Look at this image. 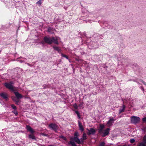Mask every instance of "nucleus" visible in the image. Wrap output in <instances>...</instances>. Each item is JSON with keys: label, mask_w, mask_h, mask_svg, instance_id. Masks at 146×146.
I'll use <instances>...</instances> for the list:
<instances>
[{"label": "nucleus", "mask_w": 146, "mask_h": 146, "mask_svg": "<svg viewBox=\"0 0 146 146\" xmlns=\"http://www.w3.org/2000/svg\"><path fill=\"white\" fill-rule=\"evenodd\" d=\"M43 40L45 43L49 44H51L52 42L56 44H58L57 39L53 37L51 38L49 37L45 36L44 37Z\"/></svg>", "instance_id": "f257e3e1"}, {"label": "nucleus", "mask_w": 146, "mask_h": 146, "mask_svg": "<svg viewBox=\"0 0 146 146\" xmlns=\"http://www.w3.org/2000/svg\"><path fill=\"white\" fill-rule=\"evenodd\" d=\"M74 137H71L70 138V141L68 143L69 144H71V145L72 146H77L76 144L75 143L74 141L75 142V140L74 139V138L76 137L78 138V132H75L74 134Z\"/></svg>", "instance_id": "f03ea898"}, {"label": "nucleus", "mask_w": 146, "mask_h": 146, "mask_svg": "<svg viewBox=\"0 0 146 146\" xmlns=\"http://www.w3.org/2000/svg\"><path fill=\"white\" fill-rule=\"evenodd\" d=\"M48 127L50 129L55 131L56 133L58 132V126L55 123H51L48 125Z\"/></svg>", "instance_id": "7ed1b4c3"}, {"label": "nucleus", "mask_w": 146, "mask_h": 146, "mask_svg": "<svg viewBox=\"0 0 146 146\" xmlns=\"http://www.w3.org/2000/svg\"><path fill=\"white\" fill-rule=\"evenodd\" d=\"M140 120V118L137 116H132L131 117V122L133 124L138 123Z\"/></svg>", "instance_id": "20e7f679"}, {"label": "nucleus", "mask_w": 146, "mask_h": 146, "mask_svg": "<svg viewBox=\"0 0 146 146\" xmlns=\"http://www.w3.org/2000/svg\"><path fill=\"white\" fill-rule=\"evenodd\" d=\"M86 129L88 131L87 132L88 135H94L96 132V131L93 128H90V129L87 128Z\"/></svg>", "instance_id": "39448f33"}, {"label": "nucleus", "mask_w": 146, "mask_h": 146, "mask_svg": "<svg viewBox=\"0 0 146 146\" xmlns=\"http://www.w3.org/2000/svg\"><path fill=\"white\" fill-rule=\"evenodd\" d=\"M0 96H1L2 98L5 99V100H7L8 99V94L5 92H1L0 93Z\"/></svg>", "instance_id": "423d86ee"}, {"label": "nucleus", "mask_w": 146, "mask_h": 146, "mask_svg": "<svg viewBox=\"0 0 146 146\" xmlns=\"http://www.w3.org/2000/svg\"><path fill=\"white\" fill-rule=\"evenodd\" d=\"M110 130V129L109 128H108L106 129L104 131V132L103 133L102 136L104 137L108 135Z\"/></svg>", "instance_id": "0eeeda50"}, {"label": "nucleus", "mask_w": 146, "mask_h": 146, "mask_svg": "<svg viewBox=\"0 0 146 146\" xmlns=\"http://www.w3.org/2000/svg\"><path fill=\"white\" fill-rule=\"evenodd\" d=\"M26 129L27 131L30 132L32 134L34 133L35 132L32 128L29 125H26Z\"/></svg>", "instance_id": "6e6552de"}, {"label": "nucleus", "mask_w": 146, "mask_h": 146, "mask_svg": "<svg viewBox=\"0 0 146 146\" xmlns=\"http://www.w3.org/2000/svg\"><path fill=\"white\" fill-rule=\"evenodd\" d=\"M17 91V87H15L14 86H10V91L13 92L15 94V92H16Z\"/></svg>", "instance_id": "1a4fd4ad"}, {"label": "nucleus", "mask_w": 146, "mask_h": 146, "mask_svg": "<svg viewBox=\"0 0 146 146\" xmlns=\"http://www.w3.org/2000/svg\"><path fill=\"white\" fill-rule=\"evenodd\" d=\"M75 142L78 144L83 143L84 142V140H80L78 138L76 137L74 138Z\"/></svg>", "instance_id": "9d476101"}, {"label": "nucleus", "mask_w": 146, "mask_h": 146, "mask_svg": "<svg viewBox=\"0 0 146 146\" xmlns=\"http://www.w3.org/2000/svg\"><path fill=\"white\" fill-rule=\"evenodd\" d=\"M15 94L17 99H20L23 98L22 96L18 92H15Z\"/></svg>", "instance_id": "9b49d317"}, {"label": "nucleus", "mask_w": 146, "mask_h": 146, "mask_svg": "<svg viewBox=\"0 0 146 146\" xmlns=\"http://www.w3.org/2000/svg\"><path fill=\"white\" fill-rule=\"evenodd\" d=\"M114 120L113 118H112L110 119V120L107 122V124L108 125V126H110L112 125V123Z\"/></svg>", "instance_id": "f8f14e48"}, {"label": "nucleus", "mask_w": 146, "mask_h": 146, "mask_svg": "<svg viewBox=\"0 0 146 146\" xmlns=\"http://www.w3.org/2000/svg\"><path fill=\"white\" fill-rule=\"evenodd\" d=\"M78 126L79 128V129L82 131H84V128L83 127L82 125V124L80 122V121H78Z\"/></svg>", "instance_id": "ddd939ff"}, {"label": "nucleus", "mask_w": 146, "mask_h": 146, "mask_svg": "<svg viewBox=\"0 0 146 146\" xmlns=\"http://www.w3.org/2000/svg\"><path fill=\"white\" fill-rule=\"evenodd\" d=\"M125 108V106L124 105L122 106V108L121 109L119 110V114L121 113L122 112H123L124 111Z\"/></svg>", "instance_id": "4468645a"}, {"label": "nucleus", "mask_w": 146, "mask_h": 146, "mask_svg": "<svg viewBox=\"0 0 146 146\" xmlns=\"http://www.w3.org/2000/svg\"><path fill=\"white\" fill-rule=\"evenodd\" d=\"M29 138V139H32L36 140V138L35 136L32 134H29L28 135Z\"/></svg>", "instance_id": "2eb2a0df"}, {"label": "nucleus", "mask_w": 146, "mask_h": 146, "mask_svg": "<svg viewBox=\"0 0 146 146\" xmlns=\"http://www.w3.org/2000/svg\"><path fill=\"white\" fill-rule=\"evenodd\" d=\"M142 143L146 144V133L143 137L142 142Z\"/></svg>", "instance_id": "dca6fc26"}, {"label": "nucleus", "mask_w": 146, "mask_h": 146, "mask_svg": "<svg viewBox=\"0 0 146 146\" xmlns=\"http://www.w3.org/2000/svg\"><path fill=\"white\" fill-rule=\"evenodd\" d=\"M97 44L96 42H91L90 43V45H92V46L93 47H95V46Z\"/></svg>", "instance_id": "f3484780"}, {"label": "nucleus", "mask_w": 146, "mask_h": 146, "mask_svg": "<svg viewBox=\"0 0 146 146\" xmlns=\"http://www.w3.org/2000/svg\"><path fill=\"white\" fill-rule=\"evenodd\" d=\"M53 48L55 50L57 51L58 52H60L61 50L60 49H59L58 47L57 46H53Z\"/></svg>", "instance_id": "a211bd4d"}, {"label": "nucleus", "mask_w": 146, "mask_h": 146, "mask_svg": "<svg viewBox=\"0 0 146 146\" xmlns=\"http://www.w3.org/2000/svg\"><path fill=\"white\" fill-rule=\"evenodd\" d=\"M75 113L77 114V116L79 119H80L81 116L80 115V113L78 111H75Z\"/></svg>", "instance_id": "6ab92c4d"}, {"label": "nucleus", "mask_w": 146, "mask_h": 146, "mask_svg": "<svg viewBox=\"0 0 146 146\" xmlns=\"http://www.w3.org/2000/svg\"><path fill=\"white\" fill-rule=\"evenodd\" d=\"M12 112L15 114V115H17L18 114V112L17 111V109L13 110L12 111Z\"/></svg>", "instance_id": "aec40b11"}, {"label": "nucleus", "mask_w": 146, "mask_h": 146, "mask_svg": "<svg viewBox=\"0 0 146 146\" xmlns=\"http://www.w3.org/2000/svg\"><path fill=\"white\" fill-rule=\"evenodd\" d=\"M82 138L83 139H84V140H86L87 139L86 135L85 133H84L83 134Z\"/></svg>", "instance_id": "412c9836"}, {"label": "nucleus", "mask_w": 146, "mask_h": 146, "mask_svg": "<svg viewBox=\"0 0 146 146\" xmlns=\"http://www.w3.org/2000/svg\"><path fill=\"white\" fill-rule=\"evenodd\" d=\"M141 129L142 131L144 132H146V126H143L142 128H141Z\"/></svg>", "instance_id": "4be33fe9"}, {"label": "nucleus", "mask_w": 146, "mask_h": 146, "mask_svg": "<svg viewBox=\"0 0 146 146\" xmlns=\"http://www.w3.org/2000/svg\"><path fill=\"white\" fill-rule=\"evenodd\" d=\"M61 56L67 59H69V58H68V57L66 55H65V54H62V53L61 54Z\"/></svg>", "instance_id": "5701e85b"}, {"label": "nucleus", "mask_w": 146, "mask_h": 146, "mask_svg": "<svg viewBox=\"0 0 146 146\" xmlns=\"http://www.w3.org/2000/svg\"><path fill=\"white\" fill-rule=\"evenodd\" d=\"M84 21H85L86 23L88 22L90 23H92L93 21L92 20H85Z\"/></svg>", "instance_id": "b1692460"}, {"label": "nucleus", "mask_w": 146, "mask_h": 146, "mask_svg": "<svg viewBox=\"0 0 146 146\" xmlns=\"http://www.w3.org/2000/svg\"><path fill=\"white\" fill-rule=\"evenodd\" d=\"M11 98L12 99V100L14 102H15V101L17 99V98H16V97L15 96H12L11 97Z\"/></svg>", "instance_id": "393cba45"}, {"label": "nucleus", "mask_w": 146, "mask_h": 146, "mask_svg": "<svg viewBox=\"0 0 146 146\" xmlns=\"http://www.w3.org/2000/svg\"><path fill=\"white\" fill-rule=\"evenodd\" d=\"M105 146V143L103 141L100 144L99 146Z\"/></svg>", "instance_id": "a878e982"}, {"label": "nucleus", "mask_w": 146, "mask_h": 146, "mask_svg": "<svg viewBox=\"0 0 146 146\" xmlns=\"http://www.w3.org/2000/svg\"><path fill=\"white\" fill-rule=\"evenodd\" d=\"M5 86L6 88L8 89H9V83H5Z\"/></svg>", "instance_id": "bb28decb"}, {"label": "nucleus", "mask_w": 146, "mask_h": 146, "mask_svg": "<svg viewBox=\"0 0 146 146\" xmlns=\"http://www.w3.org/2000/svg\"><path fill=\"white\" fill-rule=\"evenodd\" d=\"M11 107L13 109H17V108L14 105V104H11Z\"/></svg>", "instance_id": "cd10ccee"}, {"label": "nucleus", "mask_w": 146, "mask_h": 146, "mask_svg": "<svg viewBox=\"0 0 146 146\" xmlns=\"http://www.w3.org/2000/svg\"><path fill=\"white\" fill-rule=\"evenodd\" d=\"M138 146H146V144L143 143H140Z\"/></svg>", "instance_id": "c85d7f7f"}, {"label": "nucleus", "mask_w": 146, "mask_h": 146, "mask_svg": "<svg viewBox=\"0 0 146 146\" xmlns=\"http://www.w3.org/2000/svg\"><path fill=\"white\" fill-rule=\"evenodd\" d=\"M74 108L76 109H77L78 108V106L76 103H75L73 105Z\"/></svg>", "instance_id": "c756f323"}, {"label": "nucleus", "mask_w": 146, "mask_h": 146, "mask_svg": "<svg viewBox=\"0 0 146 146\" xmlns=\"http://www.w3.org/2000/svg\"><path fill=\"white\" fill-rule=\"evenodd\" d=\"M60 137L62 139L64 140L65 141H66V140H67V139H66V137H64L63 135H61V136H60Z\"/></svg>", "instance_id": "7c9ffc66"}, {"label": "nucleus", "mask_w": 146, "mask_h": 146, "mask_svg": "<svg viewBox=\"0 0 146 146\" xmlns=\"http://www.w3.org/2000/svg\"><path fill=\"white\" fill-rule=\"evenodd\" d=\"M20 99H17V100H16V101H15L14 102H15L16 104L17 105H19V103L20 102L19 100Z\"/></svg>", "instance_id": "2f4dec72"}, {"label": "nucleus", "mask_w": 146, "mask_h": 146, "mask_svg": "<svg viewBox=\"0 0 146 146\" xmlns=\"http://www.w3.org/2000/svg\"><path fill=\"white\" fill-rule=\"evenodd\" d=\"M9 0H3V1L4 3L6 4H7V6H8V3H9Z\"/></svg>", "instance_id": "473e14b6"}, {"label": "nucleus", "mask_w": 146, "mask_h": 146, "mask_svg": "<svg viewBox=\"0 0 146 146\" xmlns=\"http://www.w3.org/2000/svg\"><path fill=\"white\" fill-rule=\"evenodd\" d=\"M42 0H39L37 2H36V3L38 4L39 5H40L42 4Z\"/></svg>", "instance_id": "72a5a7b5"}, {"label": "nucleus", "mask_w": 146, "mask_h": 146, "mask_svg": "<svg viewBox=\"0 0 146 146\" xmlns=\"http://www.w3.org/2000/svg\"><path fill=\"white\" fill-rule=\"evenodd\" d=\"M135 141V139H131L130 140V142L131 143H133Z\"/></svg>", "instance_id": "f704fd0d"}, {"label": "nucleus", "mask_w": 146, "mask_h": 146, "mask_svg": "<svg viewBox=\"0 0 146 146\" xmlns=\"http://www.w3.org/2000/svg\"><path fill=\"white\" fill-rule=\"evenodd\" d=\"M105 127L104 126V125H100V127L99 128L100 129H103Z\"/></svg>", "instance_id": "c9c22d12"}, {"label": "nucleus", "mask_w": 146, "mask_h": 146, "mask_svg": "<svg viewBox=\"0 0 146 146\" xmlns=\"http://www.w3.org/2000/svg\"><path fill=\"white\" fill-rule=\"evenodd\" d=\"M15 82L13 81H10V86H13V84H14Z\"/></svg>", "instance_id": "e433bc0d"}, {"label": "nucleus", "mask_w": 146, "mask_h": 146, "mask_svg": "<svg viewBox=\"0 0 146 146\" xmlns=\"http://www.w3.org/2000/svg\"><path fill=\"white\" fill-rule=\"evenodd\" d=\"M102 130L103 129H100V128H99L98 129V133H102Z\"/></svg>", "instance_id": "4c0bfd02"}, {"label": "nucleus", "mask_w": 146, "mask_h": 146, "mask_svg": "<svg viewBox=\"0 0 146 146\" xmlns=\"http://www.w3.org/2000/svg\"><path fill=\"white\" fill-rule=\"evenodd\" d=\"M143 121L144 123H146V117H145L142 118Z\"/></svg>", "instance_id": "58836bf2"}, {"label": "nucleus", "mask_w": 146, "mask_h": 146, "mask_svg": "<svg viewBox=\"0 0 146 146\" xmlns=\"http://www.w3.org/2000/svg\"><path fill=\"white\" fill-rule=\"evenodd\" d=\"M140 81L144 85L146 86V83L142 80H140Z\"/></svg>", "instance_id": "ea45409f"}, {"label": "nucleus", "mask_w": 146, "mask_h": 146, "mask_svg": "<svg viewBox=\"0 0 146 146\" xmlns=\"http://www.w3.org/2000/svg\"><path fill=\"white\" fill-rule=\"evenodd\" d=\"M17 61H19V62H20L21 63H23V62H25L24 61H23V60H20V59H18L17 60Z\"/></svg>", "instance_id": "a19ab883"}, {"label": "nucleus", "mask_w": 146, "mask_h": 146, "mask_svg": "<svg viewBox=\"0 0 146 146\" xmlns=\"http://www.w3.org/2000/svg\"><path fill=\"white\" fill-rule=\"evenodd\" d=\"M45 43L44 40H43V41H42L40 42V44H44Z\"/></svg>", "instance_id": "79ce46f5"}, {"label": "nucleus", "mask_w": 146, "mask_h": 146, "mask_svg": "<svg viewBox=\"0 0 146 146\" xmlns=\"http://www.w3.org/2000/svg\"><path fill=\"white\" fill-rule=\"evenodd\" d=\"M51 30V27H49L48 28V32H50Z\"/></svg>", "instance_id": "37998d69"}, {"label": "nucleus", "mask_w": 146, "mask_h": 146, "mask_svg": "<svg viewBox=\"0 0 146 146\" xmlns=\"http://www.w3.org/2000/svg\"><path fill=\"white\" fill-rule=\"evenodd\" d=\"M140 88H141L142 90L143 91V92H144V89L143 88V87L141 86L140 87Z\"/></svg>", "instance_id": "c03bdc74"}, {"label": "nucleus", "mask_w": 146, "mask_h": 146, "mask_svg": "<svg viewBox=\"0 0 146 146\" xmlns=\"http://www.w3.org/2000/svg\"><path fill=\"white\" fill-rule=\"evenodd\" d=\"M42 135L43 136H47L48 135L47 134H45L44 133H42Z\"/></svg>", "instance_id": "a18cd8bd"}, {"label": "nucleus", "mask_w": 146, "mask_h": 146, "mask_svg": "<svg viewBox=\"0 0 146 146\" xmlns=\"http://www.w3.org/2000/svg\"><path fill=\"white\" fill-rule=\"evenodd\" d=\"M3 103V101L1 100L0 99V103L1 104H2Z\"/></svg>", "instance_id": "49530a36"}, {"label": "nucleus", "mask_w": 146, "mask_h": 146, "mask_svg": "<svg viewBox=\"0 0 146 146\" xmlns=\"http://www.w3.org/2000/svg\"><path fill=\"white\" fill-rule=\"evenodd\" d=\"M27 64L28 65V66H29L31 67H32V65L31 64H30L29 63H27Z\"/></svg>", "instance_id": "de8ad7c7"}, {"label": "nucleus", "mask_w": 146, "mask_h": 146, "mask_svg": "<svg viewBox=\"0 0 146 146\" xmlns=\"http://www.w3.org/2000/svg\"><path fill=\"white\" fill-rule=\"evenodd\" d=\"M132 81H133V82H137V80H134V79H133L132 80Z\"/></svg>", "instance_id": "09e8293b"}, {"label": "nucleus", "mask_w": 146, "mask_h": 146, "mask_svg": "<svg viewBox=\"0 0 146 146\" xmlns=\"http://www.w3.org/2000/svg\"><path fill=\"white\" fill-rule=\"evenodd\" d=\"M133 79H129L128 80V81H132V80Z\"/></svg>", "instance_id": "8fccbe9b"}, {"label": "nucleus", "mask_w": 146, "mask_h": 146, "mask_svg": "<svg viewBox=\"0 0 146 146\" xmlns=\"http://www.w3.org/2000/svg\"><path fill=\"white\" fill-rule=\"evenodd\" d=\"M82 105V104H80L79 105V106H80H80H81Z\"/></svg>", "instance_id": "3c124183"}, {"label": "nucleus", "mask_w": 146, "mask_h": 146, "mask_svg": "<svg viewBox=\"0 0 146 146\" xmlns=\"http://www.w3.org/2000/svg\"><path fill=\"white\" fill-rule=\"evenodd\" d=\"M80 139V140H84V139H82V137Z\"/></svg>", "instance_id": "603ef678"}, {"label": "nucleus", "mask_w": 146, "mask_h": 146, "mask_svg": "<svg viewBox=\"0 0 146 146\" xmlns=\"http://www.w3.org/2000/svg\"><path fill=\"white\" fill-rule=\"evenodd\" d=\"M136 82L137 83V84H140V83L139 82H137H137Z\"/></svg>", "instance_id": "864d4df0"}, {"label": "nucleus", "mask_w": 146, "mask_h": 146, "mask_svg": "<svg viewBox=\"0 0 146 146\" xmlns=\"http://www.w3.org/2000/svg\"><path fill=\"white\" fill-rule=\"evenodd\" d=\"M123 146H130L129 145H127V146H126L125 145H123Z\"/></svg>", "instance_id": "5fc2aeb1"}, {"label": "nucleus", "mask_w": 146, "mask_h": 146, "mask_svg": "<svg viewBox=\"0 0 146 146\" xmlns=\"http://www.w3.org/2000/svg\"><path fill=\"white\" fill-rule=\"evenodd\" d=\"M80 19H81V20H82V17H81V18H80Z\"/></svg>", "instance_id": "6e6d98bb"}, {"label": "nucleus", "mask_w": 146, "mask_h": 146, "mask_svg": "<svg viewBox=\"0 0 146 146\" xmlns=\"http://www.w3.org/2000/svg\"><path fill=\"white\" fill-rule=\"evenodd\" d=\"M64 8L65 9L66 8V7H64Z\"/></svg>", "instance_id": "4d7b16f0"}, {"label": "nucleus", "mask_w": 146, "mask_h": 146, "mask_svg": "<svg viewBox=\"0 0 146 146\" xmlns=\"http://www.w3.org/2000/svg\"><path fill=\"white\" fill-rule=\"evenodd\" d=\"M65 10H66V8L65 9Z\"/></svg>", "instance_id": "13d9d810"}, {"label": "nucleus", "mask_w": 146, "mask_h": 146, "mask_svg": "<svg viewBox=\"0 0 146 146\" xmlns=\"http://www.w3.org/2000/svg\"><path fill=\"white\" fill-rule=\"evenodd\" d=\"M84 33H85V32H84Z\"/></svg>", "instance_id": "bf43d9fd"}]
</instances>
